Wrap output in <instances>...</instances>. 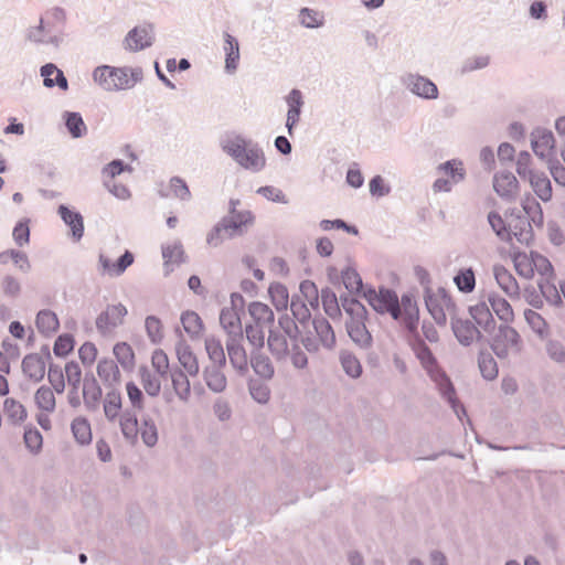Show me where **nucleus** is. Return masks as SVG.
Returning a JSON list of instances; mask_svg holds the SVG:
<instances>
[{"label":"nucleus","mask_w":565,"mask_h":565,"mask_svg":"<svg viewBox=\"0 0 565 565\" xmlns=\"http://www.w3.org/2000/svg\"><path fill=\"white\" fill-rule=\"evenodd\" d=\"M248 313L254 319L256 324L268 328H274L275 315L274 311L265 303L253 301L248 306Z\"/></svg>","instance_id":"36"},{"label":"nucleus","mask_w":565,"mask_h":565,"mask_svg":"<svg viewBox=\"0 0 565 565\" xmlns=\"http://www.w3.org/2000/svg\"><path fill=\"white\" fill-rule=\"evenodd\" d=\"M478 365L484 380L492 381L498 376V365L490 353L481 352L478 358Z\"/></svg>","instance_id":"53"},{"label":"nucleus","mask_w":565,"mask_h":565,"mask_svg":"<svg viewBox=\"0 0 565 565\" xmlns=\"http://www.w3.org/2000/svg\"><path fill=\"white\" fill-rule=\"evenodd\" d=\"M488 222L495 233V235L503 242H510V234L508 232V224H505L504 220L501 215L494 211L488 214Z\"/></svg>","instance_id":"63"},{"label":"nucleus","mask_w":565,"mask_h":565,"mask_svg":"<svg viewBox=\"0 0 565 565\" xmlns=\"http://www.w3.org/2000/svg\"><path fill=\"white\" fill-rule=\"evenodd\" d=\"M451 329L456 339L465 347L471 345L482 337L478 328L468 319L452 317Z\"/></svg>","instance_id":"19"},{"label":"nucleus","mask_w":565,"mask_h":565,"mask_svg":"<svg viewBox=\"0 0 565 565\" xmlns=\"http://www.w3.org/2000/svg\"><path fill=\"white\" fill-rule=\"evenodd\" d=\"M40 74L43 77V84L45 87L52 88L57 86L62 90H66L68 88L67 78L64 73L53 63L43 65L40 70Z\"/></svg>","instance_id":"34"},{"label":"nucleus","mask_w":565,"mask_h":565,"mask_svg":"<svg viewBox=\"0 0 565 565\" xmlns=\"http://www.w3.org/2000/svg\"><path fill=\"white\" fill-rule=\"evenodd\" d=\"M3 413L12 425L22 424L28 416L25 407L19 401L11 397L4 399Z\"/></svg>","instance_id":"41"},{"label":"nucleus","mask_w":565,"mask_h":565,"mask_svg":"<svg viewBox=\"0 0 565 565\" xmlns=\"http://www.w3.org/2000/svg\"><path fill=\"white\" fill-rule=\"evenodd\" d=\"M254 220L255 216L250 211L243 210L239 213H228L221 220V225L225 228V236L233 238L244 235L254 224Z\"/></svg>","instance_id":"11"},{"label":"nucleus","mask_w":565,"mask_h":565,"mask_svg":"<svg viewBox=\"0 0 565 565\" xmlns=\"http://www.w3.org/2000/svg\"><path fill=\"white\" fill-rule=\"evenodd\" d=\"M224 366H210L203 369L202 375L207 388L216 394L225 392L227 377L223 372Z\"/></svg>","instance_id":"28"},{"label":"nucleus","mask_w":565,"mask_h":565,"mask_svg":"<svg viewBox=\"0 0 565 565\" xmlns=\"http://www.w3.org/2000/svg\"><path fill=\"white\" fill-rule=\"evenodd\" d=\"M320 297L326 315L331 319H339L341 309L335 292L327 287L321 290Z\"/></svg>","instance_id":"46"},{"label":"nucleus","mask_w":565,"mask_h":565,"mask_svg":"<svg viewBox=\"0 0 565 565\" xmlns=\"http://www.w3.org/2000/svg\"><path fill=\"white\" fill-rule=\"evenodd\" d=\"M513 263L515 270L518 274L526 279L532 278L534 275V266H533V253L531 254V258L526 256L524 253H515L513 257Z\"/></svg>","instance_id":"58"},{"label":"nucleus","mask_w":565,"mask_h":565,"mask_svg":"<svg viewBox=\"0 0 565 565\" xmlns=\"http://www.w3.org/2000/svg\"><path fill=\"white\" fill-rule=\"evenodd\" d=\"M413 350L422 366L426 370L431 381L436 384L440 395L450 404L454 412L460 418V413L466 414L462 405L456 398V392L452 383L444 371L437 364V361L430 349L422 340L414 343Z\"/></svg>","instance_id":"2"},{"label":"nucleus","mask_w":565,"mask_h":565,"mask_svg":"<svg viewBox=\"0 0 565 565\" xmlns=\"http://www.w3.org/2000/svg\"><path fill=\"white\" fill-rule=\"evenodd\" d=\"M65 375L70 390L67 393V402L72 408H78L82 404L79 396V386L82 381V371L77 362H68L65 365Z\"/></svg>","instance_id":"17"},{"label":"nucleus","mask_w":565,"mask_h":565,"mask_svg":"<svg viewBox=\"0 0 565 565\" xmlns=\"http://www.w3.org/2000/svg\"><path fill=\"white\" fill-rule=\"evenodd\" d=\"M65 126L73 138H82L87 132V127L79 113L65 111L63 115Z\"/></svg>","instance_id":"47"},{"label":"nucleus","mask_w":565,"mask_h":565,"mask_svg":"<svg viewBox=\"0 0 565 565\" xmlns=\"http://www.w3.org/2000/svg\"><path fill=\"white\" fill-rule=\"evenodd\" d=\"M340 363L345 372L352 379H358L362 374V365L358 358L349 351H342L340 353Z\"/></svg>","instance_id":"51"},{"label":"nucleus","mask_w":565,"mask_h":565,"mask_svg":"<svg viewBox=\"0 0 565 565\" xmlns=\"http://www.w3.org/2000/svg\"><path fill=\"white\" fill-rule=\"evenodd\" d=\"M369 302L380 313H388L394 320H401V306L397 294L388 288L370 292Z\"/></svg>","instance_id":"9"},{"label":"nucleus","mask_w":565,"mask_h":565,"mask_svg":"<svg viewBox=\"0 0 565 565\" xmlns=\"http://www.w3.org/2000/svg\"><path fill=\"white\" fill-rule=\"evenodd\" d=\"M223 52L225 55L224 70L232 75L238 68L241 53L238 40L228 32H223Z\"/></svg>","instance_id":"20"},{"label":"nucleus","mask_w":565,"mask_h":565,"mask_svg":"<svg viewBox=\"0 0 565 565\" xmlns=\"http://www.w3.org/2000/svg\"><path fill=\"white\" fill-rule=\"evenodd\" d=\"M93 81L105 92L128 90L142 79L141 68L97 66L92 74Z\"/></svg>","instance_id":"3"},{"label":"nucleus","mask_w":565,"mask_h":565,"mask_svg":"<svg viewBox=\"0 0 565 565\" xmlns=\"http://www.w3.org/2000/svg\"><path fill=\"white\" fill-rule=\"evenodd\" d=\"M531 145L534 153L542 160L551 162L554 150V136L552 131L537 128L531 135Z\"/></svg>","instance_id":"16"},{"label":"nucleus","mask_w":565,"mask_h":565,"mask_svg":"<svg viewBox=\"0 0 565 565\" xmlns=\"http://www.w3.org/2000/svg\"><path fill=\"white\" fill-rule=\"evenodd\" d=\"M401 320L409 332H415L418 326V308L411 294H404L399 300Z\"/></svg>","instance_id":"22"},{"label":"nucleus","mask_w":565,"mask_h":565,"mask_svg":"<svg viewBox=\"0 0 565 565\" xmlns=\"http://www.w3.org/2000/svg\"><path fill=\"white\" fill-rule=\"evenodd\" d=\"M71 429L74 438L81 445H88L92 441V429L86 418L77 417L73 419Z\"/></svg>","instance_id":"50"},{"label":"nucleus","mask_w":565,"mask_h":565,"mask_svg":"<svg viewBox=\"0 0 565 565\" xmlns=\"http://www.w3.org/2000/svg\"><path fill=\"white\" fill-rule=\"evenodd\" d=\"M532 221L529 216H523L521 212H512L508 222V232L510 242L515 238L522 245H530L533 239Z\"/></svg>","instance_id":"12"},{"label":"nucleus","mask_w":565,"mask_h":565,"mask_svg":"<svg viewBox=\"0 0 565 565\" xmlns=\"http://www.w3.org/2000/svg\"><path fill=\"white\" fill-rule=\"evenodd\" d=\"M25 39L34 44L52 45L57 49L63 42V34L51 22L41 18L38 25L26 30Z\"/></svg>","instance_id":"10"},{"label":"nucleus","mask_w":565,"mask_h":565,"mask_svg":"<svg viewBox=\"0 0 565 565\" xmlns=\"http://www.w3.org/2000/svg\"><path fill=\"white\" fill-rule=\"evenodd\" d=\"M97 374L108 388H115L120 382V371L113 360H102L97 364Z\"/></svg>","instance_id":"33"},{"label":"nucleus","mask_w":565,"mask_h":565,"mask_svg":"<svg viewBox=\"0 0 565 565\" xmlns=\"http://www.w3.org/2000/svg\"><path fill=\"white\" fill-rule=\"evenodd\" d=\"M250 365L255 373L265 380H270L275 374L270 359L260 352L252 354Z\"/></svg>","instance_id":"43"},{"label":"nucleus","mask_w":565,"mask_h":565,"mask_svg":"<svg viewBox=\"0 0 565 565\" xmlns=\"http://www.w3.org/2000/svg\"><path fill=\"white\" fill-rule=\"evenodd\" d=\"M545 351L548 358L558 364L565 363V345L555 339H550L545 343Z\"/></svg>","instance_id":"64"},{"label":"nucleus","mask_w":565,"mask_h":565,"mask_svg":"<svg viewBox=\"0 0 565 565\" xmlns=\"http://www.w3.org/2000/svg\"><path fill=\"white\" fill-rule=\"evenodd\" d=\"M438 170L448 174L454 183L461 182L466 177V170L460 160H448L439 164Z\"/></svg>","instance_id":"57"},{"label":"nucleus","mask_w":565,"mask_h":565,"mask_svg":"<svg viewBox=\"0 0 565 565\" xmlns=\"http://www.w3.org/2000/svg\"><path fill=\"white\" fill-rule=\"evenodd\" d=\"M425 305L433 319L437 324L445 326L447 322V315H454L456 305L450 295L444 288H438L434 291L430 288H425Z\"/></svg>","instance_id":"5"},{"label":"nucleus","mask_w":565,"mask_h":565,"mask_svg":"<svg viewBox=\"0 0 565 565\" xmlns=\"http://www.w3.org/2000/svg\"><path fill=\"white\" fill-rule=\"evenodd\" d=\"M402 85L415 96L435 100L439 96L437 85L428 77L418 73H405L401 76Z\"/></svg>","instance_id":"7"},{"label":"nucleus","mask_w":565,"mask_h":565,"mask_svg":"<svg viewBox=\"0 0 565 565\" xmlns=\"http://www.w3.org/2000/svg\"><path fill=\"white\" fill-rule=\"evenodd\" d=\"M21 366L24 376L33 382L42 381L45 375L44 359L36 353L25 355L22 360Z\"/></svg>","instance_id":"29"},{"label":"nucleus","mask_w":565,"mask_h":565,"mask_svg":"<svg viewBox=\"0 0 565 565\" xmlns=\"http://www.w3.org/2000/svg\"><path fill=\"white\" fill-rule=\"evenodd\" d=\"M162 258L164 260L163 265L167 274L172 270V268H170L171 265H180L184 263V249L181 242L174 241L173 243L163 245Z\"/></svg>","instance_id":"37"},{"label":"nucleus","mask_w":565,"mask_h":565,"mask_svg":"<svg viewBox=\"0 0 565 565\" xmlns=\"http://www.w3.org/2000/svg\"><path fill=\"white\" fill-rule=\"evenodd\" d=\"M57 213L71 228L73 239L78 242L84 235V218L82 214L63 204L58 206Z\"/></svg>","instance_id":"27"},{"label":"nucleus","mask_w":565,"mask_h":565,"mask_svg":"<svg viewBox=\"0 0 565 565\" xmlns=\"http://www.w3.org/2000/svg\"><path fill=\"white\" fill-rule=\"evenodd\" d=\"M181 323L184 331L192 338L199 337L203 329L202 320L194 311L183 312L181 316Z\"/></svg>","instance_id":"54"},{"label":"nucleus","mask_w":565,"mask_h":565,"mask_svg":"<svg viewBox=\"0 0 565 565\" xmlns=\"http://www.w3.org/2000/svg\"><path fill=\"white\" fill-rule=\"evenodd\" d=\"M286 337L287 335H284L275 328L268 330L267 345L273 358L279 363H286L288 361L291 350Z\"/></svg>","instance_id":"21"},{"label":"nucleus","mask_w":565,"mask_h":565,"mask_svg":"<svg viewBox=\"0 0 565 565\" xmlns=\"http://www.w3.org/2000/svg\"><path fill=\"white\" fill-rule=\"evenodd\" d=\"M205 351L210 360V366H225L226 355L223 345L218 339L213 335H209L204 341Z\"/></svg>","instance_id":"39"},{"label":"nucleus","mask_w":565,"mask_h":565,"mask_svg":"<svg viewBox=\"0 0 565 565\" xmlns=\"http://www.w3.org/2000/svg\"><path fill=\"white\" fill-rule=\"evenodd\" d=\"M82 397L87 412L95 413L99 409L103 391L93 373H86L84 375Z\"/></svg>","instance_id":"14"},{"label":"nucleus","mask_w":565,"mask_h":565,"mask_svg":"<svg viewBox=\"0 0 565 565\" xmlns=\"http://www.w3.org/2000/svg\"><path fill=\"white\" fill-rule=\"evenodd\" d=\"M364 318H351L347 322V331L350 339L361 349L367 350L372 347V335L364 324Z\"/></svg>","instance_id":"23"},{"label":"nucleus","mask_w":565,"mask_h":565,"mask_svg":"<svg viewBox=\"0 0 565 565\" xmlns=\"http://www.w3.org/2000/svg\"><path fill=\"white\" fill-rule=\"evenodd\" d=\"M171 384L172 388L177 395V397L183 402L188 403L191 397V384L189 380V374L183 372L181 369L175 367L171 371Z\"/></svg>","instance_id":"32"},{"label":"nucleus","mask_w":565,"mask_h":565,"mask_svg":"<svg viewBox=\"0 0 565 565\" xmlns=\"http://www.w3.org/2000/svg\"><path fill=\"white\" fill-rule=\"evenodd\" d=\"M342 282L345 289L351 294H358L362 289V278L358 271L351 267H347L341 273Z\"/></svg>","instance_id":"62"},{"label":"nucleus","mask_w":565,"mask_h":565,"mask_svg":"<svg viewBox=\"0 0 565 565\" xmlns=\"http://www.w3.org/2000/svg\"><path fill=\"white\" fill-rule=\"evenodd\" d=\"M493 189L502 199L512 201L519 192V181L510 171L498 172L493 177Z\"/></svg>","instance_id":"18"},{"label":"nucleus","mask_w":565,"mask_h":565,"mask_svg":"<svg viewBox=\"0 0 565 565\" xmlns=\"http://www.w3.org/2000/svg\"><path fill=\"white\" fill-rule=\"evenodd\" d=\"M120 431L127 443L136 445L140 435L142 443L152 448L158 443V428L150 415L141 417L139 425L137 414L132 411H122L120 416Z\"/></svg>","instance_id":"4"},{"label":"nucleus","mask_w":565,"mask_h":565,"mask_svg":"<svg viewBox=\"0 0 565 565\" xmlns=\"http://www.w3.org/2000/svg\"><path fill=\"white\" fill-rule=\"evenodd\" d=\"M117 361L124 369H131L135 364V354L131 347L126 342L117 343L113 350Z\"/></svg>","instance_id":"59"},{"label":"nucleus","mask_w":565,"mask_h":565,"mask_svg":"<svg viewBox=\"0 0 565 565\" xmlns=\"http://www.w3.org/2000/svg\"><path fill=\"white\" fill-rule=\"evenodd\" d=\"M285 102L288 106L286 116V129L289 136L294 135V129L300 120L302 107L305 105L303 94L298 88H292L286 96Z\"/></svg>","instance_id":"15"},{"label":"nucleus","mask_w":565,"mask_h":565,"mask_svg":"<svg viewBox=\"0 0 565 565\" xmlns=\"http://www.w3.org/2000/svg\"><path fill=\"white\" fill-rule=\"evenodd\" d=\"M454 282L457 288L465 294L471 292L476 287V277L472 268L460 270L455 277Z\"/></svg>","instance_id":"61"},{"label":"nucleus","mask_w":565,"mask_h":565,"mask_svg":"<svg viewBox=\"0 0 565 565\" xmlns=\"http://www.w3.org/2000/svg\"><path fill=\"white\" fill-rule=\"evenodd\" d=\"M471 317L486 332H490L495 324L490 306L487 302L477 303L469 309Z\"/></svg>","instance_id":"40"},{"label":"nucleus","mask_w":565,"mask_h":565,"mask_svg":"<svg viewBox=\"0 0 565 565\" xmlns=\"http://www.w3.org/2000/svg\"><path fill=\"white\" fill-rule=\"evenodd\" d=\"M535 194L544 202L552 199V183L544 172L530 173L527 178Z\"/></svg>","instance_id":"38"},{"label":"nucleus","mask_w":565,"mask_h":565,"mask_svg":"<svg viewBox=\"0 0 565 565\" xmlns=\"http://www.w3.org/2000/svg\"><path fill=\"white\" fill-rule=\"evenodd\" d=\"M153 42L154 25L152 23H142L128 31L122 41V47L128 52L136 53L150 47Z\"/></svg>","instance_id":"8"},{"label":"nucleus","mask_w":565,"mask_h":565,"mask_svg":"<svg viewBox=\"0 0 565 565\" xmlns=\"http://www.w3.org/2000/svg\"><path fill=\"white\" fill-rule=\"evenodd\" d=\"M299 22L302 26L308 29L320 28L324 23V15L320 11L302 8L299 11Z\"/></svg>","instance_id":"55"},{"label":"nucleus","mask_w":565,"mask_h":565,"mask_svg":"<svg viewBox=\"0 0 565 565\" xmlns=\"http://www.w3.org/2000/svg\"><path fill=\"white\" fill-rule=\"evenodd\" d=\"M241 341L242 339H227L226 350L232 366L238 372H245L247 370L248 362L246 351L241 344Z\"/></svg>","instance_id":"31"},{"label":"nucleus","mask_w":565,"mask_h":565,"mask_svg":"<svg viewBox=\"0 0 565 565\" xmlns=\"http://www.w3.org/2000/svg\"><path fill=\"white\" fill-rule=\"evenodd\" d=\"M221 149L232 160L252 173H258L266 167L263 148L252 139L238 134H227L220 141Z\"/></svg>","instance_id":"1"},{"label":"nucleus","mask_w":565,"mask_h":565,"mask_svg":"<svg viewBox=\"0 0 565 565\" xmlns=\"http://www.w3.org/2000/svg\"><path fill=\"white\" fill-rule=\"evenodd\" d=\"M522 215L529 216L534 225H543V211L540 203L534 198L526 195L522 200Z\"/></svg>","instance_id":"49"},{"label":"nucleus","mask_w":565,"mask_h":565,"mask_svg":"<svg viewBox=\"0 0 565 565\" xmlns=\"http://www.w3.org/2000/svg\"><path fill=\"white\" fill-rule=\"evenodd\" d=\"M491 349L499 359L516 355L522 350L521 337L514 328L501 324L492 337Z\"/></svg>","instance_id":"6"},{"label":"nucleus","mask_w":565,"mask_h":565,"mask_svg":"<svg viewBox=\"0 0 565 565\" xmlns=\"http://www.w3.org/2000/svg\"><path fill=\"white\" fill-rule=\"evenodd\" d=\"M493 274L498 285L508 296H519L520 288L518 281L505 267L495 265Z\"/></svg>","instance_id":"35"},{"label":"nucleus","mask_w":565,"mask_h":565,"mask_svg":"<svg viewBox=\"0 0 565 565\" xmlns=\"http://www.w3.org/2000/svg\"><path fill=\"white\" fill-rule=\"evenodd\" d=\"M175 352L178 356V361L182 366V371L188 373L190 376H196L200 372V365L198 358L191 350L190 345L185 342L180 341L175 345Z\"/></svg>","instance_id":"26"},{"label":"nucleus","mask_w":565,"mask_h":565,"mask_svg":"<svg viewBox=\"0 0 565 565\" xmlns=\"http://www.w3.org/2000/svg\"><path fill=\"white\" fill-rule=\"evenodd\" d=\"M488 302L493 312L498 316V318L504 322H509L513 320V310L510 303L502 297L490 294L488 296Z\"/></svg>","instance_id":"44"},{"label":"nucleus","mask_w":565,"mask_h":565,"mask_svg":"<svg viewBox=\"0 0 565 565\" xmlns=\"http://www.w3.org/2000/svg\"><path fill=\"white\" fill-rule=\"evenodd\" d=\"M139 374L141 385L146 393L151 397L158 396L161 392V376H159L156 373H152L147 367H140Z\"/></svg>","instance_id":"45"},{"label":"nucleus","mask_w":565,"mask_h":565,"mask_svg":"<svg viewBox=\"0 0 565 565\" xmlns=\"http://www.w3.org/2000/svg\"><path fill=\"white\" fill-rule=\"evenodd\" d=\"M537 284L542 295L551 305L558 306L562 303V292L561 289L556 288L554 278H541Z\"/></svg>","instance_id":"52"},{"label":"nucleus","mask_w":565,"mask_h":565,"mask_svg":"<svg viewBox=\"0 0 565 565\" xmlns=\"http://www.w3.org/2000/svg\"><path fill=\"white\" fill-rule=\"evenodd\" d=\"M122 398L120 392L115 388H109L103 401L104 415L108 422H115L118 419L120 423V416L122 414Z\"/></svg>","instance_id":"30"},{"label":"nucleus","mask_w":565,"mask_h":565,"mask_svg":"<svg viewBox=\"0 0 565 565\" xmlns=\"http://www.w3.org/2000/svg\"><path fill=\"white\" fill-rule=\"evenodd\" d=\"M126 392L131 405V408H128L127 411H132L136 414L137 412L143 411L145 395L142 391L134 382H128L126 384Z\"/></svg>","instance_id":"60"},{"label":"nucleus","mask_w":565,"mask_h":565,"mask_svg":"<svg viewBox=\"0 0 565 565\" xmlns=\"http://www.w3.org/2000/svg\"><path fill=\"white\" fill-rule=\"evenodd\" d=\"M127 312V308L121 303L108 306L96 319L98 332L103 335L113 332L117 327L122 324Z\"/></svg>","instance_id":"13"},{"label":"nucleus","mask_w":565,"mask_h":565,"mask_svg":"<svg viewBox=\"0 0 565 565\" xmlns=\"http://www.w3.org/2000/svg\"><path fill=\"white\" fill-rule=\"evenodd\" d=\"M220 323L227 333V339H243V328L238 311L223 308L220 313Z\"/></svg>","instance_id":"25"},{"label":"nucleus","mask_w":565,"mask_h":565,"mask_svg":"<svg viewBox=\"0 0 565 565\" xmlns=\"http://www.w3.org/2000/svg\"><path fill=\"white\" fill-rule=\"evenodd\" d=\"M34 402L36 406L45 413H53L56 406L53 390L49 386L38 388L34 394Z\"/></svg>","instance_id":"48"},{"label":"nucleus","mask_w":565,"mask_h":565,"mask_svg":"<svg viewBox=\"0 0 565 565\" xmlns=\"http://www.w3.org/2000/svg\"><path fill=\"white\" fill-rule=\"evenodd\" d=\"M35 324L41 333L49 335L57 331L60 321L53 311L44 309L38 312Z\"/></svg>","instance_id":"42"},{"label":"nucleus","mask_w":565,"mask_h":565,"mask_svg":"<svg viewBox=\"0 0 565 565\" xmlns=\"http://www.w3.org/2000/svg\"><path fill=\"white\" fill-rule=\"evenodd\" d=\"M268 292L277 311L287 309L289 295L287 288L282 284L270 285Z\"/></svg>","instance_id":"56"},{"label":"nucleus","mask_w":565,"mask_h":565,"mask_svg":"<svg viewBox=\"0 0 565 565\" xmlns=\"http://www.w3.org/2000/svg\"><path fill=\"white\" fill-rule=\"evenodd\" d=\"M312 326L321 347L329 351L333 350L337 344V338L330 322L322 316H317L312 319Z\"/></svg>","instance_id":"24"}]
</instances>
